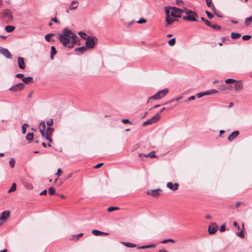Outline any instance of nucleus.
Wrapping results in <instances>:
<instances>
[{
	"mask_svg": "<svg viewBox=\"0 0 252 252\" xmlns=\"http://www.w3.org/2000/svg\"><path fill=\"white\" fill-rule=\"evenodd\" d=\"M168 242H172V243H174L175 241L174 240L172 239H165V240H163L161 242V243H166Z\"/></svg>",
	"mask_w": 252,
	"mask_h": 252,
	"instance_id": "3c124183",
	"label": "nucleus"
},
{
	"mask_svg": "<svg viewBox=\"0 0 252 252\" xmlns=\"http://www.w3.org/2000/svg\"><path fill=\"white\" fill-rule=\"evenodd\" d=\"M26 138L29 142L32 141L33 138V133L32 132L28 133L26 135Z\"/></svg>",
	"mask_w": 252,
	"mask_h": 252,
	"instance_id": "393cba45",
	"label": "nucleus"
},
{
	"mask_svg": "<svg viewBox=\"0 0 252 252\" xmlns=\"http://www.w3.org/2000/svg\"><path fill=\"white\" fill-rule=\"evenodd\" d=\"M51 20L58 24L60 23L59 21L56 18H53Z\"/></svg>",
	"mask_w": 252,
	"mask_h": 252,
	"instance_id": "0e129e2a",
	"label": "nucleus"
},
{
	"mask_svg": "<svg viewBox=\"0 0 252 252\" xmlns=\"http://www.w3.org/2000/svg\"><path fill=\"white\" fill-rule=\"evenodd\" d=\"M165 13H166V17H167L169 16V12H170V9H171V8L169 7H167V6H166L165 7Z\"/></svg>",
	"mask_w": 252,
	"mask_h": 252,
	"instance_id": "c03bdc74",
	"label": "nucleus"
},
{
	"mask_svg": "<svg viewBox=\"0 0 252 252\" xmlns=\"http://www.w3.org/2000/svg\"><path fill=\"white\" fill-rule=\"evenodd\" d=\"M233 225L235 227H237L238 229H240V226H239V225H238V223L236 221H234L233 222Z\"/></svg>",
	"mask_w": 252,
	"mask_h": 252,
	"instance_id": "e2e57ef3",
	"label": "nucleus"
},
{
	"mask_svg": "<svg viewBox=\"0 0 252 252\" xmlns=\"http://www.w3.org/2000/svg\"><path fill=\"white\" fill-rule=\"evenodd\" d=\"M50 135H46L45 137H46V139L49 142H52V139L50 137Z\"/></svg>",
	"mask_w": 252,
	"mask_h": 252,
	"instance_id": "69168bd1",
	"label": "nucleus"
},
{
	"mask_svg": "<svg viewBox=\"0 0 252 252\" xmlns=\"http://www.w3.org/2000/svg\"><path fill=\"white\" fill-rule=\"evenodd\" d=\"M179 185L175 183L173 184L172 182H168L166 184V187L172 191H176L178 189Z\"/></svg>",
	"mask_w": 252,
	"mask_h": 252,
	"instance_id": "1a4fd4ad",
	"label": "nucleus"
},
{
	"mask_svg": "<svg viewBox=\"0 0 252 252\" xmlns=\"http://www.w3.org/2000/svg\"><path fill=\"white\" fill-rule=\"evenodd\" d=\"M251 36L249 35H245L242 36V39L244 40H248L251 39Z\"/></svg>",
	"mask_w": 252,
	"mask_h": 252,
	"instance_id": "8fccbe9b",
	"label": "nucleus"
},
{
	"mask_svg": "<svg viewBox=\"0 0 252 252\" xmlns=\"http://www.w3.org/2000/svg\"><path fill=\"white\" fill-rule=\"evenodd\" d=\"M122 122H123V123L126 124V123H129V121L128 119H123V120H122Z\"/></svg>",
	"mask_w": 252,
	"mask_h": 252,
	"instance_id": "774afa93",
	"label": "nucleus"
},
{
	"mask_svg": "<svg viewBox=\"0 0 252 252\" xmlns=\"http://www.w3.org/2000/svg\"><path fill=\"white\" fill-rule=\"evenodd\" d=\"M18 64L19 67L21 69H24L26 67V64L24 61V59L22 57L18 58Z\"/></svg>",
	"mask_w": 252,
	"mask_h": 252,
	"instance_id": "ddd939ff",
	"label": "nucleus"
},
{
	"mask_svg": "<svg viewBox=\"0 0 252 252\" xmlns=\"http://www.w3.org/2000/svg\"><path fill=\"white\" fill-rule=\"evenodd\" d=\"M38 128L39 129H43V130H45L46 129V125H45V122L44 121L41 122L40 124H39V125L38 126Z\"/></svg>",
	"mask_w": 252,
	"mask_h": 252,
	"instance_id": "2f4dec72",
	"label": "nucleus"
},
{
	"mask_svg": "<svg viewBox=\"0 0 252 252\" xmlns=\"http://www.w3.org/2000/svg\"><path fill=\"white\" fill-rule=\"evenodd\" d=\"M169 92V90L167 88L163 89L157 92L155 95L149 97V100L150 99H153L154 100L158 99L163 97L165 95H166Z\"/></svg>",
	"mask_w": 252,
	"mask_h": 252,
	"instance_id": "20e7f679",
	"label": "nucleus"
},
{
	"mask_svg": "<svg viewBox=\"0 0 252 252\" xmlns=\"http://www.w3.org/2000/svg\"><path fill=\"white\" fill-rule=\"evenodd\" d=\"M171 15L174 18H180L181 14L184 12V10L176 7H171Z\"/></svg>",
	"mask_w": 252,
	"mask_h": 252,
	"instance_id": "423d86ee",
	"label": "nucleus"
},
{
	"mask_svg": "<svg viewBox=\"0 0 252 252\" xmlns=\"http://www.w3.org/2000/svg\"><path fill=\"white\" fill-rule=\"evenodd\" d=\"M63 173V171L60 168H59L57 170V173L55 174L56 175H57L58 177H59L61 176L62 173Z\"/></svg>",
	"mask_w": 252,
	"mask_h": 252,
	"instance_id": "4d7b16f0",
	"label": "nucleus"
},
{
	"mask_svg": "<svg viewBox=\"0 0 252 252\" xmlns=\"http://www.w3.org/2000/svg\"><path fill=\"white\" fill-rule=\"evenodd\" d=\"M201 20L202 21L204 22L207 26H211V23L205 18L201 17Z\"/></svg>",
	"mask_w": 252,
	"mask_h": 252,
	"instance_id": "a19ab883",
	"label": "nucleus"
},
{
	"mask_svg": "<svg viewBox=\"0 0 252 252\" xmlns=\"http://www.w3.org/2000/svg\"><path fill=\"white\" fill-rule=\"evenodd\" d=\"M195 99V96L192 95V96H191L190 97H189L187 100H185V101H191V100H194Z\"/></svg>",
	"mask_w": 252,
	"mask_h": 252,
	"instance_id": "680f3d73",
	"label": "nucleus"
},
{
	"mask_svg": "<svg viewBox=\"0 0 252 252\" xmlns=\"http://www.w3.org/2000/svg\"><path fill=\"white\" fill-rule=\"evenodd\" d=\"M0 17L9 22L13 19L11 11L9 9H5L0 13Z\"/></svg>",
	"mask_w": 252,
	"mask_h": 252,
	"instance_id": "7ed1b4c3",
	"label": "nucleus"
},
{
	"mask_svg": "<svg viewBox=\"0 0 252 252\" xmlns=\"http://www.w3.org/2000/svg\"><path fill=\"white\" fill-rule=\"evenodd\" d=\"M119 208L118 207H115V206H111V207H109L107 208V211L109 212H112V211H115V210H119Z\"/></svg>",
	"mask_w": 252,
	"mask_h": 252,
	"instance_id": "c9c22d12",
	"label": "nucleus"
},
{
	"mask_svg": "<svg viewBox=\"0 0 252 252\" xmlns=\"http://www.w3.org/2000/svg\"><path fill=\"white\" fill-rule=\"evenodd\" d=\"M15 28L13 26L8 25L5 27V30L8 32H11L15 30Z\"/></svg>",
	"mask_w": 252,
	"mask_h": 252,
	"instance_id": "b1692460",
	"label": "nucleus"
},
{
	"mask_svg": "<svg viewBox=\"0 0 252 252\" xmlns=\"http://www.w3.org/2000/svg\"><path fill=\"white\" fill-rule=\"evenodd\" d=\"M24 88V85L22 83L16 84L9 88V90L14 92L20 91Z\"/></svg>",
	"mask_w": 252,
	"mask_h": 252,
	"instance_id": "6e6552de",
	"label": "nucleus"
},
{
	"mask_svg": "<svg viewBox=\"0 0 252 252\" xmlns=\"http://www.w3.org/2000/svg\"><path fill=\"white\" fill-rule=\"evenodd\" d=\"M252 21V15L245 19V24L246 26H248Z\"/></svg>",
	"mask_w": 252,
	"mask_h": 252,
	"instance_id": "7c9ffc66",
	"label": "nucleus"
},
{
	"mask_svg": "<svg viewBox=\"0 0 252 252\" xmlns=\"http://www.w3.org/2000/svg\"><path fill=\"white\" fill-rule=\"evenodd\" d=\"M239 131L238 130H235L232 132L230 135L228 137V140L229 141H233L236 137H237L239 134Z\"/></svg>",
	"mask_w": 252,
	"mask_h": 252,
	"instance_id": "2eb2a0df",
	"label": "nucleus"
},
{
	"mask_svg": "<svg viewBox=\"0 0 252 252\" xmlns=\"http://www.w3.org/2000/svg\"><path fill=\"white\" fill-rule=\"evenodd\" d=\"M85 47H87V50L89 49H92L94 47L95 41H97V38L95 36H88L86 39Z\"/></svg>",
	"mask_w": 252,
	"mask_h": 252,
	"instance_id": "39448f33",
	"label": "nucleus"
},
{
	"mask_svg": "<svg viewBox=\"0 0 252 252\" xmlns=\"http://www.w3.org/2000/svg\"><path fill=\"white\" fill-rule=\"evenodd\" d=\"M162 192V190L160 189H149L147 191V194L153 197H157Z\"/></svg>",
	"mask_w": 252,
	"mask_h": 252,
	"instance_id": "0eeeda50",
	"label": "nucleus"
},
{
	"mask_svg": "<svg viewBox=\"0 0 252 252\" xmlns=\"http://www.w3.org/2000/svg\"><path fill=\"white\" fill-rule=\"evenodd\" d=\"M39 131L41 133V134L42 135V136L43 137H44L46 136V133L45 132V130H43V129H39Z\"/></svg>",
	"mask_w": 252,
	"mask_h": 252,
	"instance_id": "bf43d9fd",
	"label": "nucleus"
},
{
	"mask_svg": "<svg viewBox=\"0 0 252 252\" xmlns=\"http://www.w3.org/2000/svg\"><path fill=\"white\" fill-rule=\"evenodd\" d=\"M49 193L50 195L55 194V190L54 188L50 187L48 189Z\"/></svg>",
	"mask_w": 252,
	"mask_h": 252,
	"instance_id": "37998d69",
	"label": "nucleus"
},
{
	"mask_svg": "<svg viewBox=\"0 0 252 252\" xmlns=\"http://www.w3.org/2000/svg\"><path fill=\"white\" fill-rule=\"evenodd\" d=\"M10 213L8 211H5L1 213L0 216V220L3 221L6 220L8 217L9 216Z\"/></svg>",
	"mask_w": 252,
	"mask_h": 252,
	"instance_id": "4468645a",
	"label": "nucleus"
},
{
	"mask_svg": "<svg viewBox=\"0 0 252 252\" xmlns=\"http://www.w3.org/2000/svg\"><path fill=\"white\" fill-rule=\"evenodd\" d=\"M241 34L237 32H232L231 36L232 39H237L241 37Z\"/></svg>",
	"mask_w": 252,
	"mask_h": 252,
	"instance_id": "a878e982",
	"label": "nucleus"
},
{
	"mask_svg": "<svg viewBox=\"0 0 252 252\" xmlns=\"http://www.w3.org/2000/svg\"><path fill=\"white\" fill-rule=\"evenodd\" d=\"M207 95L206 94H205V92H203V93H198L196 94V96L198 97V98H200L202 96H203V95Z\"/></svg>",
	"mask_w": 252,
	"mask_h": 252,
	"instance_id": "6e6d98bb",
	"label": "nucleus"
},
{
	"mask_svg": "<svg viewBox=\"0 0 252 252\" xmlns=\"http://www.w3.org/2000/svg\"><path fill=\"white\" fill-rule=\"evenodd\" d=\"M54 131V128L51 127H48L46 129V135H51Z\"/></svg>",
	"mask_w": 252,
	"mask_h": 252,
	"instance_id": "cd10ccee",
	"label": "nucleus"
},
{
	"mask_svg": "<svg viewBox=\"0 0 252 252\" xmlns=\"http://www.w3.org/2000/svg\"><path fill=\"white\" fill-rule=\"evenodd\" d=\"M176 21H177L176 19L170 17V16H169L167 17H166V22H167V25H170Z\"/></svg>",
	"mask_w": 252,
	"mask_h": 252,
	"instance_id": "5701e85b",
	"label": "nucleus"
},
{
	"mask_svg": "<svg viewBox=\"0 0 252 252\" xmlns=\"http://www.w3.org/2000/svg\"><path fill=\"white\" fill-rule=\"evenodd\" d=\"M218 93V91L215 89H212V90H209V91H206L205 92V94H207V95H210V94H216Z\"/></svg>",
	"mask_w": 252,
	"mask_h": 252,
	"instance_id": "f704fd0d",
	"label": "nucleus"
},
{
	"mask_svg": "<svg viewBox=\"0 0 252 252\" xmlns=\"http://www.w3.org/2000/svg\"><path fill=\"white\" fill-rule=\"evenodd\" d=\"M155 247V244H151V245H144V246H140V247H138L137 248V249H140L153 248H154Z\"/></svg>",
	"mask_w": 252,
	"mask_h": 252,
	"instance_id": "bb28decb",
	"label": "nucleus"
},
{
	"mask_svg": "<svg viewBox=\"0 0 252 252\" xmlns=\"http://www.w3.org/2000/svg\"><path fill=\"white\" fill-rule=\"evenodd\" d=\"M235 84H234V86L235 91H239L242 90L243 85L241 82H240L239 81L236 80V82H235Z\"/></svg>",
	"mask_w": 252,
	"mask_h": 252,
	"instance_id": "dca6fc26",
	"label": "nucleus"
},
{
	"mask_svg": "<svg viewBox=\"0 0 252 252\" xmlns=\"http://www.w3.org/2000/svg\"><path fill=\"white\" fill-rule=\"evenodd\" d=\"M146 157H150L151 158H154L156 157L155 153L154 151L146 155Z\"/></svg>",
	"mask_w": 252,
	"mask_h": 252,
	"instance_id": "a18cd8bd",
	"label": "nucleus"
},
{
	"mask_svg": "<svg viewBox=\"0 0 252 252\" xmlns=\"http://www.w3.org/2000/svg\"><path fill=\"white\" fill-rule=\"evenodd\" d=\"M10 166L13 168L15 166V161L14 158H11L9 161Z\"/></svg>",
	"mask_w": 252,
	"mask_h": 252,
	"instance_id": "72a5a7b5",
	"label": "nucleus"
},
{
	"mask_svg": "<svg viewBox=\"0 0 252 252\" xmlns=\"http://www.w3.org/2000/svg\"><path fill=\"white\" fill-rule=\"evenodd\" d=\"M236 235L240 237L241 238H244L245 237L244 232L243 230H242L239 232L237 233Z\"/></svg>",
	"mask_w": 252,
	"mask_h": 252,
	"instance_id": "49530a36",
	"label": "nucleus"
},
{
	"mask_svg": "<svg viewBox=\"0 0 252 252\" xmlns=\"http://www.w3.org/2000/svg\"><path fill=\"white\" fill-rule=\"evenodd\" d=\"M205 12H206V14L207 17L209 19H212L214 17V15L212 13H211L210 12H209L208 11H206Z\"/></svg>",
	"mask_w": 252,
	"mask_h": 252,
	"instance_id": "864d4df0",
	"label": "nucleus"
},
{
	"mask_svg": "<svg viewBox=\"0 0 252 252\" xmlns=\"http://www.w3.org/2000/svg\"><path fill=\"white\" fill-rule=\"evenodd\" d=\"M87 50H88L87 49V47H86L85 46L76 48L74 49L75 51H77L81 53H83L85 52L86 51H87Z\"/></svg>",
	"mask_w": 252,
	"mask_h": 252,
	"instance_id": "412c9836",
	"label": "nucleus"
},
{
	"mask_svg": "<svg viewBox=\"0 0 252 252\" xmlns=\"http://www.w3.org/2000/svg\"><path fill=\"white\" fill-rule=\"evenodd\" d=\"M55 35V33L47 34L45 36V39L46 41L48 42H54L55 40L53 38H51V37L54 36Z\"/></svg>",
	"mask_w": 252,
	"mask_h": 252,
	"instance_id": "aec40b11",
	"label": "nucleus"
},
{
	"mask_svg": "<svg viewBox=\"0 0 252 252\" xmlns=\"http://www.w3.org/2000/svg\"><path fill=\"white\" fill-rule=\"evenodd\" d=\"M24 76V74H21V73H18L15 75V77L18 78H23Z\"/></svg>",
	"mask_w": 252,
	"mask_h": 252,
	"instance_id": "13d9d810",
	"label": "nucleus"
},
{
	"mask_svg": "<svg viewBox=\"0 0 252 252\" xmlns=\"http://www.w3.org/2000/svg\"><path fill=\"white\" fill-rule=\"evenodd\" d=\"M83 235V233H80L78 234L77 235H73L72 236L73 237V239H74V238H75V240H78V239L80 237H82Z\"/></svg>",
	"mask_w": 252,
	"mask_h": 252,
	"instance_id": "de8ad7c7",
	"label": "nucleus"
},
{
	"mask_svg": "<svg viewBox=\"0 0 252 252\" xmlns=\"http://www.w3.org/2000/svg\"><path fill=\"white\" fill-rule=\"evenodd\" d=\"M22 81L25 84L27 85L32 83L33 82V77L31 76L23 78Z\"/></svg>",
	"mask_w": 252,
	"mask_h": 252,
	"instance_id": "6ab92c4d",
	"label": "nucleus"
},
{
	"mask_svg": "<svg viewBox=\"0 0 252 252\" xmlns=\"http://www.w3.org/2000/svg\"><path fill=\"white\" fill-rule=\"evenodd\" d=\"M218 230V226L216 223H213L212 225H209L208 227V232L210 234L215 233Z\"/></svg>",
	"mask_w": 252,
	"mask_h": 252,
	"instance_id": "f8f14e48",
	"label": "nucleus"
},
{
	"mask_svg": "<svg viewBox=\"0 0 252 252\" xmlns=\"http://www.w3.org/2000/svg\"><path fill=\"white\" fill-rule=\"evenodd\" d=\"M225 228H226L225 225L222 224L220 226L219 230L220 232H223L224 231H225Z\"/></svg>",
	"mask_w": 252,
	"mask_h": 252,
	"instance_id": "5fc2aeb1",
	"label": "nucleus"
},
{
	"mask_svg": "<svg viewBox=\"0 0 252 252\" xmlns=\"http://www.w3.org/2000/svg\"><path fill=\"white\" fill-rule=\"evenodd\" d=\"M147 22V20L144 18H140L139 21H138L137 22L138 24H143Z\"/></svg>",
	"mask_w": 252,
	"mask_h": 252,
	"instance_id": "603ef678",
	"label": "nucleus"
},
{
	"mask_svg": "<svg viewBox=\"0 0 252 252\" xmlns=\"http://www.w3.org/2000/svg\"><path fill=\"white\" fill-rule=\"evenodd\" d=\"M184 12L187 16H183V20L192 22L197 21L196 18L198 17V15L196 13L186 8H184Z\"/></svg>",
	"mask_w": 252,
	"mask_h": 252,
	"instance_id": "f03ea898",
	"label": "nucleus"
},
{
	"mask_svg": "<svg viewBox=\"0 0 252 252\" xmlns=\"http://www.w3.org/2000/svg\"><path fill=\"white\" fill-rule=\"evenodd\" d=\"M47 190H44L40 193V195H44L47 194Z\"/></svg>",
	"mask_w": 252,
	"mask_h": 252,
	"instance_id": "338daca9",
	"label": "nucleus"
},
{
	"mask_svg": "<svg viewBox=\"0 0 252 252\" xmlns=\"http://www.w3.org/2000/svg\"><path fill=\"white\" fill-rule=\"evenodd\" d=\"M0 53L3 54L6 58L11 59V55L8 50L0 47Z\"/></svg>",
	"mask_w": 252,
	"mask_h": 252,
	"instance_id": "9d476101",
	"label": "nucleus"
},
{
	"mask_svg": "<svg viewBox=\"0 0 252 252\" xmlns=\"http://www.w3.org/2000/svg\"><path fill=\"white\" fill-rule=\"evenodd\" d=\"M209 27L212 28L215 31H219L221 29V27L218 25H213L211 23V26Z\"/></svg>",
	"mask_w": 252,
	"mask_h": 252,
	"instance_id": "c85d7f7f",
	"label": "nucleus"
},
{
	"mask_svg": "<svg viewBox=\"0 0 252 252\" xmlns=\"http://www.w3.org/2000/svg\"><path fill=\"white\" fill-rule=\"evenodd\" d=\"M28 126V125L26 123H24L22 126V132L23 134H25L26 131V128Z\"/></svg>",
	"mask_w": 252,
	"mask_h": 252,
	"instance_id": "58836bf2",
	"label": "nucleus"
},
{
	"mask_svg": "<svg viewBox=\"0 0 252 252\" xmlns=\"http://www.w3.org/2000/svg\"><path fill=\"white\" fill-rule=\"evenodd\" d=\"M102 165H103V163H99L96 164L94 166V168H98L100 167Z\"/></svg>",
	"mask_w": 252,
	"mask_h": 252,
	"instance_id": "052dcab7",
	"label": "nucleus"
},
{
	"mask_svg": "<svg viewBox=\"0 0 252 252\" xmlns=\"http://www.w3.org/2000/svg\"><path fill=\"white\" fill-rule=\"evenodd\" d=\"M53 123H54L53 119H50L49 121H48L46 122V124H47V126H48V127L52 126L53 125Z\"/></svg>",
	"mask_w": 252,
	"mask_h": 252,
	"instance_id": "79ce46f5",
	"label": "nucleus"
},
{
	"mask_svg": "<svg viewBox=\"0 0 252 252\" xmlns=\"http://www.w3.org/2000/svg\"><path fill=\"white\" fill-rule=\"evenodd\" d=\"M92 233L95 236H101V235H109V234L107 232H102L98 230H92Z\"/></svg>",
	"mask_w": 252,
	"mask_h": 252,
	"instance_id": "f3484780",
	"label": "nucleus"
},
{
	"mask_svg": "<svg viewBox=\"0 0 252 252\" xmlns=\"http://www.w3.org/2000/svg\"><path fill=\"white\" fill-rule=\"evenodd\" d=\"M235 82H236V80L231 78L227 79L225 80V83L226 84H232Z\"/></svg>",
	"mask_w": 252,
	"mask_h": 252,
	"instance_id": "e433bc0d",
	"label": "nucleus"
},
{
	"mask_svg": "<svg viewBox=\"0 0 252 252\" xmlns=\"http://www.w3.org/2000/svg\"><path fill=\"white\" fill-rule=\"evenodd\" d=\"M57 53V51L56 50L55 47L54 46H51V54L55 55Z\"/></svg>",
	"mask_w": 252,
	"mask_h": 252,
	"instance_id": "09e8293b",
	"label": "nucleus"
},
{
	"mask_svg": "<svg viewBox=\"0 0 252 252\" xmlns=\"http://www.w3.org/2000/svg\"><path fill=\"white\" fill-rule=\"evenodd\" d=\"M16 189V184L15 183H13L10 188L8 190V192L10 193L11 192H13L15 191Z\"/></svg>",
	"mask_w": 252,
	"mask_h": 252,
	"instance_id": "473e14b6",
	"label": "nucleus"
},
{
	"mask_svg": "<svg viewBox=\"0 0 252 252\" xmlns=\"http://www.w3.org/2000/svg\"><path fill=\"white\" fill-rule=\"evenodd\" d=\"M160 119V113H157L152 118L149 119L150 125L157 123Z\"/></svg>",
	"mask_w": 252,
	"mask_h": 252,
	"instance_id": "9b49d317",
	"label": "nucleus"
},
{
	"mask_svg": "<svg viewBox=\"0 0 252 252\" xmlns=\"http://www.w3.org/2000/svg\"><path fill=\"white\" fill-rule=\"evenodd\" d=\"M60 42L65 47L72 48L75 44L80 45V43H77V36L71 30L67 28L63 29L62 33L59 34L58 37Z\"/></svg>",
	"mask_w": 252,
	"mask_h": 252,
	"instance_id": "f257e3e1",
	"label": "nucleus"
},
{
	"mask_svg": "<svg viewBox=\"0 0 252 252\" xmlns=\"http://www.w3.org/2000/svg\"><path fill=\"white\" fill-rule=\"evenodd\" d=\"M122 243L125 246L128 248H134L136 247V245L130 242H123Z\"/></svg>",
	"mask_w": 252,
	"mask_h": 252,
	"instance_id": "4be33fe9",
	"label": "nucleus"
},
{
	"mask_svg": "<svg viewBox=\"0 0 252 252\" xmlns=\"http://www.w3.org/2000/svg\"><path fill=\"white\" fill-rule=\"evenodd\" d=\"M79 6V2L76 0H73L69 6V9L73 10L76 9Z\"/></svg>",
	"mask_w": 252,
	"mask_h": 252,
	"instance_id": "a211bd4d",
	"label": "nucleus"
},
{
	"mask_svg": "<svg viewBox=\"0 0 252 252\" xmlns=\"http://www.w3.org/2000/svg\"><path fill=\"white\" fill-rule=\"evenodd\" d=\"M78 34L80 35V36L82 38H83V39H85V40H86V39L87 38V37H87V34H86V33H85L84 32H81H81H78Z\"/></svg>",
	"mask_w": 252,
	"mask_h": 252,
	"instance_id": "c756f323",
	"label": "nucleus"
},
{
	"mask_svg": "<svg viewBox=\"0 0 252 252\" xmlns=\"http://www.w3.org/2000/svg\"><path fill=\"white\" fill-rule=\"evenodd\" d=\"M206 2L207 5L208 7H210L211 6H212L213 10L215 9V6L213 4L212 5V4H211V2H212L211 0H206Z\"/></svg>",
	"mask_w": 252,
	"mask_h": 252,
	"instance_id": "4c0bfd02",
	"label": "nucleus"
},
{
	"mask_svg": "<svg viewBox=\"0 0 252 252\" xmlns=\"http://www.w3.org/2000/svg\"><path fill=\"white\" fill-rule=\"evenodd\" d=\"M169 45L170 46H173L175 45V43H176V40H175V38H172L171 39H170L168 42Z\"/></svg>",
	"mask_w": 252,
	"mask_h": 252,
	"instance_id": "ea45409f",
	"label": "nucleus"
}]
</instances>
